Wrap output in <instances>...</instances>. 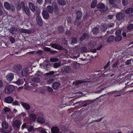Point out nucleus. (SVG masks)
Masks as SVG:
<instances>
[{
	"label": "nucleus",
	"mask_w": 133,
	"mask_h": 133,
	"mask_svg": "<svg viewBox=\"0 0 133 133\" xmlns=\"http://www.w3.org/2000/svg\"><path fill=\"white\" fill-rule=\"evenodd\" d=\"M54 81V80L53 79H49L47 82V83L49 84L51 83Z\"/></svg>",
	"instance_id": "nucleus-55"
},
{
	"label": "nucleus",
	"mask_w": 133,
	"mask_h": 133,
	"mask_svg": "<svg viewBox=\"0 0 133 133\" xmlns=\"http://www.w3.org/2000/svg\"><path fill=\"white\" fill-rule=\"evenodd\" d=\"M52 4L53 6H54V9L55 12L57 13V12L58 11V6L56 2H54L52 3Z\"/></svg>",
	"instance_id": "nucleus-31"
},
{
	"label": "nucleus",
	"mask_w": 133,
	"mask_h": 133,
	"mask_svg": "<svg viewBox=\"0 0 133 133\" xmlns=\"http://www.w3.org/2000/svg\"><path fill=\"white\" fill-rule=\"evenodd\" d=\"M6 77L8 81H11L14 78V74L12 73H10L6 76Z\"/></svg>",
	"instance_id": "nucleus-13"
},
{
	"label": "nucleus",
	"mask_w": 133,
	"mask_h": 133,
	"mask_svg": "<svg viewBox=\"0 0 133 133\" xmlns=\"http://www.w3.org/2000/svg\"><path fill=\"white\" fill-rule=\"evenodd\" d=\"M121 35L116 36V37L115 38V41L116 42H118L120 41L122 38Z\"/></svg>",
	"instance_id": "nucleus-33"
},
{
	"label": "nucleus",
	"mask_w": 133,
	"mask_h": 133,
	"mask_svg": "<svg viewBox=\"0 0 133 133\" xmlns=\"http://www.w3.org/2000/svg\"><path fill=\"white\" fill-rule=\"evenodd\" d=\"M114 36L112 35L109 37V38L107 40V42L108 43H110L114 40Z\"/></svg>",
	"instance_id": "nucleus-34"
},
{
	"label": "nucleus",
	"mask_w": 133,
	"mask_h": 133,
	"mask_svg": "<svg viewBox=\"0 0 133 133\" xmlns=\"http://www.w3.org/2000/svg\"><path fill=\"white\" fill-rule=\"evenodd\" d=\"M21 79H18V80L16 82H15V83L17 84L20 85L21 84Z\"/></svg>",
	"instance_id": "nucleus-56"
},
{
	"label": "nucleus",
	"mask_w": 133,
	"mask_h": 133,
	"mask_svg": "<svg viewBox=\"0 0 133 133\" xmlns=\"http://www.w3.org/2000/svg\"><path fill=\"white\" fill-rule=\"evenodd\" d=\"M80 51L81 52H86L87 51V49L86 47H83L80 49Z\"/></svg>",
	"instance_id": "nucleus-35"
},
{
	"label": "nucleus",
	"mask_w": 133,
	"mask_h": 133,
	"mask_svg": "<svg viewBox=\"0 0 133 133\" xmlns=\"http://www.w3.org/2000/svg\"><path fill=\"white\" fill-rule=\"evenodd\" d=\"M58 4L61 5H64L65 4V2L64 0H58Z\"/></svg>",
	"instance_id": "nucleus-30"
},
{
	"label": "nucleus",
	"mask_w": 133,
	"mask_h": 133,
	"mask_svg": "<svg viewBox=\"0 0 133 133\" xmlns=\"http://www.w3.org/2000/svg\"><path fill=\"white\" fill-rule=\"evenodd\" d=\"M51 47L55 49L58 50H62L63 49V48L61 46L57 45L56 44H53L51 45Z\"/></svg>",
	"instance_id": "nucleus-16"
},
{
	"label": "nucleus",
	"mask_w": 133,
	"mask_h": 133,
	"mask_svg": "<svg viewBox=\"0 0 133 133\" xmlns=\"http://www.w3.org/2000/svg\"><path fill=\"white\" fill-rule=\"evenodd\" d=\"M22 66L19 65H14L13 67L14 71L16 73H18L22 69Z\"/></svg>",
	"instance_id": "nucleus-5"
},
{
	"label": "nucleus",
	"mask_w": 133,
	"mask_h": 133,
	"mask_svg": "<svg viewBox=\"0 0 133 133\" xmlns=\"http://www.w3.org/2000/svg\"><path fill=\"white\" fill-rule=\"evenodd\" d=\"M5 101L7 103H10L13 101V98L11 96L6 97L5 99Z\"/></svg>",
	"instance_id": "nucleus-17"
},
{
	"label": "nucleus",
	"mask_w": 133,
	"mask_h": 133,
	"mask_svg": "<svg viewBox=\"0 0 133 133\" xmlns=\"http://www.w3.org/2000/svg\"><path fill=\"white\" fill-rule=\"evenodd\" d=\"M25 7L24 2L23 1H21L17 4V10L19 11L21 10V8L23 9L24 7Z\"/></svg>",
	"instance_id": "nucleus-10"
},
{
	"label": "nucleus",
	"mask_w": 133,
	"mask_h": 133,
	"mask_svg": "<svg viewBox=\"0 0 133 133\" xmlns=\"http://www.w3.org/2000/svg\"><path fill=\"white\" fill-rule=\"evenodd\" d=\"M50 61L53 62H55L57 61L58 60V59L57 58H51L50 59Z\"/></svg>",
	"instance_id": "nucleus-46"
},
{
	"label": "nucleus",
	"mask_w": 133,
	"mask_h": 133,
	"mask_svg": "<svg viewBox=\"0 0 133 133\" xmlns=\"http://www.w3.org/2000/svg\"><path fill=\"white\" fill-rule=\"evenodd\" d=\"M77 42V39L76 38H74L71 39V43L73 44L76 43Z\"/></svg>",
	"instance_id": "nucleus-43"
},
{
	"label": "nucleus",
	"mask_w": 133,
	"mask_h": 133,
	"mask_svg": "<svg viewBox=\"0 0 133 133\" xmlns=\"http://www.w3.org/2000/svg\"><path fill=\"white\" fill-rule=\"evenodd\" d=\"M42 14L43 18L45 19H47L49 17V14L48 12L46 10H43Z\"/></svg>",
	"instance_id": "nucleus-12"
},
{
	"label": "nucleus",
	"mask_w": 133,
	"mask_h": 133,
	"mask_svg": "<svg viewBox=\"0 0 133 133\" xmlns=\"http://www.w3.org/2000/svg\"><path fill=\"white\" fill-rule=\"evenodd\" d=\"M110 63V62H108L106 66L104 67V69H107L108 68V66H109Z\"/></svg>",
	"instance_id": "nucleus-59"
},
{
	"label": "nucleus",
	"mask_w": 133,
	"mask_h": 133,
	"mask_svg": "<svg viewBox=\"0 0 133 133\" xmlns=\"http://www.w3.org/2000/svg\"><path fill=\"white\" fill-rule=\"evenodd\" d=\"M51 131L52 133H57L59 131V129L57 127H54L51 128Z\"/></svg>",
	"instance_id": "nucleus-22"
},
{
	"label": "nucleus",
	"mask_w": 133,
	"mask_h": 133,
	"mask_svg": "<svg viewBox=\"0 0 133 133\" xmlns=\"http://www.w3.org/2000/svg\"><path fill=\"white\" fill-rule=\"evenodd\" d=\"M21 123V122L18 120H16L12 124L13 127L18 128L20 126Z\"/></svg>",
	"instance_id": "nucleus-6"
},
{
	"label": "nucleus",
	"mask_w": 133,
	"mask_h": 133,
	"mask_svg": "<svg viewBox=\"0 0 133 133\" xmlns=\"http://www.w3.org/2000/svg\"><path fill=\"white\" fill-rule=\"evenodd\" d=\"M37 121L40 123H43L45 122V119L44 117H38Z\"/></svg>",
	"instance_id": "nucleus-25"
},
{
	"label": "nucleus",
	"mask_w": 133,
	"mask_h": 133,
	"mask_svg": "<svg viewBox=\"0 0 133 133\" xmlns=\"http://www.w3.org/2000/svg\"><path fill=\"white\" fill-rule=\"evenodd\" d=\"M71 18L70 17H68L67 18V21L69 23H70L71 21Z\"/></svg>",
	"instance_id": "nucleus-63"
},
{
	"label": "nucleus",
	"mask_w": 133,
	"mask_h": 133,
	"mask_svg": "<svg viewBox=\"0 0 133 133\" xmlns=\"http://www.w3.org/2000/svg\"><path fill=\"white\" fill-rule=\"evenodd\" d=\"M29 6L32 12H34L35 10V6L32 3L30 2L29 3Z\"/></svg>",
	"instance_id": "nucleus-19"
},
{
	"label": "nucleus",
	"mask_w": 133,
	"mask_h": 133,
	"mask_svg": "<svg viewBox=\"0 0 133 133\" xmlns=\"http://www.w3.org/2000/svg\"><path fill=\"white\" fill-rule=\"evenodd\" d=\"M97 2L96 1H94L92 2L91 4V7L92 8H94L96 6Z\"/></svg>",
	"instance_id": "nucleus-37"
},
{
	"label": "nucleus",
	"mask_w": 133,
	"mask_h": 133,
	"mask_svg": "<svg viewBox=\"0 0 133 133\" xmlns=\"http://www.w3.org/2000/svg\"><path fill=\"white\" fill-rule=\"evenodd\" d=\"M23 9V11L25 12L26 15L28 16L30 15V10L28 7L26 6L25 7H24Z\"/></svg>",
	"instance_id": "nucleus-21"
},
{
	"label": "nucleus",
	"mask_w": 133,
	"mask_h": 133,
	"mask_svg": "<svg viewBox=\"0 0 133 133\" xmlns=\"http://www.w3.org/2000/svg\"><path fill=\"white\" fill-rule=\"evenodd\" d=\"M133 28V24H130L128 26L127 29L128 30H130L132 29Z\"/></svg>",
	"instance_id": "nucleus-47"
},
{
	"label": "nucleus",
	"mask_w": 133,
	"mask_h": 133,
	"mask_svg": "<svg viewBox=\"0 0 133 133\" xmlns=\"http://www.w3.org/2000/svg\"><path fill=\"white\" fill-rule=\"evenodd\" d=\"M125 12L127 14H130L133 12V9L131 8H128L125 10Z\"/></svg>",
	"instance_id": "nucleus-28"
},
{
	"label": "nucleus",
	"mask_w": 133,
	"mask_h": 133,
	"mask_svg": "<svg viewBox=\"0 0 133 133\" xmlns=\"http://www.w3.org/2000/svg\"><path fill=\"white\" fill-rule=\"evenodd\" d=\"M62 71L65 72H70L71 71V69L68 66H64L62 69Z\"/></svg>",
	"instance_id": "nucleus-7"
},
{
	"label": "nucleus",
	"mask_w": 133,
	"mask_h": 133,
	"mask_svg": "<svg viewBox=\"0 0 133 133\" xmlns=\"http://www.w3.org/2000/svg\"><path fill=\"white\" fill-rule=\"evenodd\" d=\"M25 115L26 114L24 112H23L19 114V116L21 118H23L24 117Z\"/></svg>",
	"instance_id": "nucleus-49"
},
{
	"label": "nucleus",
	"mask_w": 133,
	"mask_h": 133,
	"mask_svg": "<svg viewBox=\"0 0 133 133\" xmlns=\"http://www.w3.org/2000/svg\"><path fill=\"white\" fill-rule=\"evenodd\" d=\"M98 28L97 27L94 28L92 30V31L94 34L96 35L98 32Z\"/></svg>",
	"instance_id": "nucleus-32"
},
{
	"label": "nucleus",
	"mask_w": 133,
	"mask_h": 133,
	"mask_svg": "<svg viewBox=\"0 0 133 133\" xmlns=\"http://www.w3.org/2000/svg\"><path fill=\"white\" fill-rule=\"evenodd\" d=\"M32 81L35 83H38L40 82V79L39 78L37 77H34L32 79Z\"/></svg>",
	"instance_id": "nucleus-29"
},
{
	"label": "nucleus",
	"mask_w": 133,
	"mask_h": 133,
	"mask_svg": "<svg viewBox=\"0 0 133 133\" xmlns=\"http://www.w3.org/2000/svg\"><path fill=\"white\" fill-rule=\"evenodd\" d=\"M58 31L60 33H62L63 32L64 29L63 27L62 26H61L58 27Z\"/></svg>",
	"instance_id": "nucleus-40"
},
{
	"label": "nucleus",
	"mask_w": 133,
	"mask_h": 133,
	"mask_svg": "<svg viewBox=\"0 0 133 133\" xmlns=\"http://www.w3.org/2000/svg\"><path fill=\"white\" fill-rule=\"evenodd\" d=\"M26 128V123H24L22 126V129H23L25 128Z\"/></svg>",
	"instance_id": "nucleus-58"
},
{
	"label": "nucleus",
	"mask_w": 133,
	"mask_h": 133,
	"mask_svg": "<svg viewBox=\"0 0 133 133\" xmlns=\"http://www.w3.org/2000/svg\"><path fill=\"white\" fill-rule=\"evenodd\" d=\"M46 90L47 91L50 92H52L53 91L52 88L49 86L47 87H46Z\"/></svg>",
	"instance_id": "nucleus-44"
},
{
	"label": "nucleus",
	"mask_w": 133,
	"mask_h": 133,
	"mask_svg": "<svg viewBox=\"0 0 133 133\" xmlns=\"http://www.w3.org/2000/svg\"><path fill=\"white\" fill-rule=\"evenodd\" d=\"M27 128L29 132H31L34 130V127L32 126H30Z\"/></svg>",
	"instance_id": "nucleus-39"
},
{
	"label": "nucleus",
	"mask_w": 133,
	"mask_h": 133,
	"mask_svg": "<svg viewBox=\"0 0 133 133\" xmlns=\"http://www.w3.org/2000/svg\"><path fill=\"white\" fill-rule=\"evenodd\" d=\"M36 22L38 25L42 26L43 24V21L40 16L38 15L36 18Z\"/></svg>",
	"instance_id": "nucleus-9"
},
{
	"label": "nucleus",
	"mask_w": 133,
	"mask_h": 133,
	"mask_svg": "<svg viewBox=\"0 0 133 133\" xmlns=\"http://www.w3.org/2000/svg\"><path fill=\"white\" fill-rule=\"evenodd\" d=\"M45 2L46 4H50L51 3V0H45Z\"/></svg>",
	"instance_id": "nucleus-51"
},
{
	"label": "nucleus",
	"mask_w": 133,
	"mask_h": 133,
	"mask_svg": "<svg viewBox=\"0 0 133 133\" xmlns=\"http://www.w3.org/2000/svg\"><path fill=\"white\" fill-rule=\"evenodd\" d=\"M115 1V0H109V3L110 4H113L114 3Z\"/></svg>",
	"instance_id": "nucleus-60"
},
{
	"label": "nucleus",
	"mask_w": 133,
	"mask_h": 133,
	"mask_svg": "<svg viewBox=\"0 0 133 133\" xmlns=\"http://www.w3.org/2000/svg\"><path fill=\"white\" fill-rule=\"evenodd\" d=\"M41 74L39 71H38L37 73L35 74V75L36 76H39L41 75Z\"/></svg>",
	"instance_id": "nucleus-57"
},
{
	"label": "nucleus",
	"mask_w": 133,
	"mask_h": 133,
	"mask_svg": "<svg viewBox=\"0 0 133 133\" xmlns=\"http://www.w3.org/2000/svg\"><path fill=\"white\" fill-rule=\"evenodd\" d=\"M131 63V61L130 60L127 61L125 62V64L127 65H129Z\"/></svg>",
	"instance_id": "nucleus-61"
},
{
	"label": "nucleus",
	"mask_w": 133,
	"mask_h": 133,
	"mask_svg": "<svg viewBox=\"0 0 133 133\" xmlns=\"http://www.w3.org/2000/svg\"><path fill=\"white\" fill-rule=\"evenodd\" d=\"M46 10L49 13H51L53 12L54 8L51 5H49L46 8Z\"/></svg>",
	"instance_id": "nucleus-24"
},
{
	"label": "nucleus",
	"mask_w": 133,
	"mask_h": 133,
	"mask_svg": "<svg viewBox=\"0 0 133 133\" xmlns=\"http://www.w3.org/2000/svg\"><path fill=\"white\" fill-rule=\"evenodd\" d=\"M28 116L30 120L33 121H35L36 119V115L33 113H31L29 114Z\"/></svg>",
	"instance_id": "nucleus-15"
},
{
	"label": "nucleus",
	"mask_w": 133,
	"mask_h": 133,
	"mask_svg": "<svg viewBox=\"0 0 133 133\" xmlns=\"http://www.w3.org/2000/svg\"><path fill=\"white\" fill-rule=\"evenodd\" d=\"M122 3L124 6H126L128 4V0H122Z\"/></svg>",
	"instance_id": "nucleus-42"
},
{
	"label": "nucleus",
	"mask_w": 133,
	"mask_h": 133,
	"mask_svg": "<svg viewBox=\"0 0 133 133\" xmlns=\"http://www.w3.org/2000/svg\"><path fill=\"white\" fill-rule=\"evenodd\" d=\"M106 88V87L101 88V89L99 90H96L95 91V92L96 93H99L101 92L102 90H104Z\"/></svg>",
	"instance_id": "nucleus-45"
},
{
	"label": "nucleus",
	"mask_w": 133,
	"mask_h": 133,
	"mask_svg": "<svg viewBox=\"0 0 133 133\" xmlns=\"http://www.w3.org/2000/svg\"><path fill=\"white\" fill-rule=\"evenodd\" d=\"M45 129H42L41 130V131L42 133H47V132L45 131Z\"/></svg>",
	"instance_id": "nucleus-64"
},
{
	"label": "nucleus",
	"mask_w": 133,
	"mask_h": 133,
	"mask_svg": "<svg viewBox=\"0 0 133 133\" xmlns=\"http://www.w3.org/2000/svg\"><path fill=\"white\" fill-rule=\"evenodd\" d=\"M124 16V15L122 13H118L116 15V18L118 20L122 19Z\"/></svg>",
	"instance_id": "nucleus-18"
},
{
	"label": "nucleus",
	"mask_w": 133,
	"mask_h": 133,
	"mask_svg": "<svg viewBox=\"0 0 133 133\" xmlns=\"http://www.w3.org/2000/svg\"><path fill=\"white\" fill-rule=\"evenodd\" d=\"M4 6L5 9L7 10H11L13 11L15 10L14 6L7 2H6L4 3Z\"/></svg>",
	"instance_id": "nucleus-3"
},
{
	"label": "nucleus",
	"mask_w": 133,
	"mask_h": 133,
	"mask_svg": "<svg viewBox=\"0 0 133 133\" xmlns=\"http://www.w3.org/2000/svg\"><path fill=\"white\" fill-rule=\"evenodd\" d=\"M98 8L100 9V10L102 12H104L107 11L108 8L107 7H105L104 4L102 3L98 4L97 6Z\"/></svg>",
	"instance_id": "nucleus-4"
},
{
	"label": "nucleus",
	"mask_w": 133,
	"mask_h": 133,
	"mask_svg": "<svg viewBox=\"0 0 133 133\" xmlns=\"http://www.w3.org/2000/svg\"><path fill=\"white\" fill-rule=\"evenodd\" d=\"M61 63L60 62L56 63L54 64L53 67L54 68H56L60 66Z\"/></svg>",
	"instance_id": "nucleus-36"
},
{
	"label": "nucleus",
	"mask_w": 133,
	"mask_h": 133,
	"mask_svg": "<svg viewBox=\"0 0 133 133\" xmlns=\"http://www.w3.org/2000/svg\"><path fill=\"white\" fill-rule=\"evenodd\" d=\"M121 31L120 30H117L116 32V36L121 35Z\"/></svg>",
	"instance_id": "nucleus-48"
},
{
	"label": "nucleus",
	"mask_w": 133,
	"mask_h": 133,
	"mask_svg": "<svg viewBox=\"0 0 133 133\" xmlns=\"http://www.w3.org/2000/svg\"><path fill=\"white\" fill-rule=\"evenodd\" d=\"M43 63V66H44V67L45 66L46 67H47L49 65L48 64V62H47V60H46Z\"/></svg>",
	"instance_id": "nucleus-52"
},
{
	"label": "nucleus",
	"mask_w": 133,
	"mask_h": 133,
	"mask_svg": "<svg viewBox=\"0 0 133 133\" xmlns=\"http://www.w3.org/2000/svg\"><path fill=\"white\" fill-rule=\"evenodd\" d=\"M82 16V13L81 11H77L76 19L75 22V24L78 25L80 24V22L79 21Z\"/></svg>",
	"instance_id": "nucleus-1"
},
{
	"label": "nucleus",
	"mask_w": 133,
	"mask_h": 133,
	"mask_svg": "<svg viewBox=\"0 0 133 133\" xmlns=\"http://www.w3.org/2000/svg\"><path fill=\"white\" fill-rule=\"evenodd\" d=\"M10 109L8 107H5L3 110L5 113L8 112L10 111Z\"/></svg>",
	"instance_id": "nucleus-50"
},
{
	"label": "nucleus",
	"mask_w": 133,
	"mask_h": 133,
	"mask_svg": "<svg viewBox=\"0 0 133 133\" xmlns=\"http://www.w3.org/2000/svg\"><path fill=\"white\" fill-rule=\"evenodd\" d=\"M86 82V81H85L84 80L76 81L74 82L73 83V84L74 85H77Z\"/></svg>",
	"instance_id": "nucleus-14"
},
{
	"label": "nucleus",
	"mask_w": 133,
	"mask_h": 133,
	"mask_svg": "<svg viewBox=\"0 0 133 133\" xmlns=\"http://www.w3.org/2000/svg\"><path fill=\"white\" fill-rule=\"evenodd\" d=\"M20 103L23 107L25 109L29 110L30 109V105L28 104L22 102H21Z\"/></svg>",
	"instance_id": "nucleus-11"
},
{
	"label": "nucleus",
	"mask_w": 133,
	"mask_h": 133,
	"mask_svg": "<svg viewBox=\"0 0 133 133\" xmlns=\"http://www.w3.org/2000/svg\"><path fill=\"white\" fill-rule=\"evenodd\" d=\"M87 34L86 33H84L83 34V35L81 37L80 39L81 41H82L84 40L87 37Z\"/></svg>",
	"instance_id": "nucleus-38"
},
{
	"label": "nucleus",
	"mask_w": 133,
	"mask_h": 133,
	"mask_svg": "<svg viewBox=\"0 0 133 133\" xmlns=\"http://www.w3.org/2000/svg\"><path fill=\"white\" fill-rule=\"evenodd\" d=\"M21 74L23 76H26L28 74V70L26 68L23 69L21 71Z\"/></svg>",
	"instance_id": "nucleus-8"
},
{
	"label": "nucleus",
	"mask_w": 133,
	"mask_h": 133,
	"mask_svg": "<svg viewBox=\"0 0 133 133\" xmlns=\"http://www.w3.org/2000/svg\"><path fill=\"white\" fill-rule=\"evenodd\" d=\"M22 32L27 34H29L30 32V31L29 30L22 29L21 30Z\"/></svg>",
	"instance_id": "nucleus-41"
},
{
	"label": "nucleus",
	"mask_w": 133,
	"mask_h": 133,
	"mask_svg": "<svg viewBox=\"0 0 133 133\" xmlns=\"http://www.w3.org/2000/svg\"><path fill=\"white\" fill-rule=\"evenodd\" d=\"M60 85V84L59 82H55L53 84L52 88L54 89H58Z\"/></svg>",
	"instance_id": "nucleus-20"
},
{
	"label": "nucleus",
	"mask_w": 133,
	"mask_h": 133,
	"mask_svg": "<svg viewBox=\"0 0 133 133\" xmlns=\"http://www.w3.org/2000/svg\"><path fill=\"white\" fill-rule=\"evenodd\" d=\"M2 127L4 129H7L8 128V124L6 123V121H3L2 123Z\"/></svg>",
	"instance_id": "nucleus-27"
},
{
	"label": "nucleus",
	"mask_w": 133,
	"mask_h": 133,
	"mask_svg": "<svg viewBox=\"0 0 133 133\" xmlns=\"http://www.w3.org/2000/svg\"><path fill=\"white\" fill-rule=\"evenodd\" d=\"M10 31L11 33L13 34H17L18 33V31L17 29L14 27L11 28L10 29Z\"/></svg>",
	"instance_id": "nucleus-23"
},
{
	"label": "nucleus",
	"mask_w": 133,
	"mask_h": 133,
	"mask_svg": "<svg viewBox=\"0 0 133 133\" xmlns=\"http://www.w3.org/2000/svg\"><path fill=\"white\" fill-rule=\"evenodd\" d=\"M12 105H19V102L17 101H15V102H13L12 103Z\"/></svg>",
	"instance_id": "nucleus-54"
},
{
	"label": "nucleus",
	"mask_w": 133,
	"mask_h": 133,
	"mask_svg": "<svg viewBox=\"0 0 133 133\" xmlns=\"http://www.w3.org/2000/svg\"><path fill=\"white\" fill-rule=\"evenodd\" d=\"M15 89L14 86L10 85L5 88V92L7 94H11Z\"/></svg>",
	"instance_id": "nucleus-2"
},
{
	"label": "nucleus",
	"mask_w": 133,
	"mask_h": 133,
	"mask_svg": "<svg viewBox=\"0 0 133 133\" xmlns=\"http://www.w3.org/2000/svg\"><path fill=\"white\" fill-rule=\"evenodd\" d=\"M114 25V24L113 23H110L107 26L108 27H111Z\"/></svg>",
	"instance_id": "nucleus-62"
},
{
	"label": "nucleus",
	"mask_w": 133,
	"mask_h": 133,
	"mask_svg": "<svg viewBox=\"0 0 133 133\" xmlns=\"http://www.w3.org/2000/svg\"><path fill=\"white\" fill-rule=\"evenodd\" d=\"M10 42H11L12 43H14L15 41V40L14 37H10Z\"/></svg>",
	"instance_id": "nucleus-53"
},
{
	"label": "nucleus",
	"mask_w": 133,
	"mask_h": 133,
	"mask_svg": "<svg viewBox=\"0 0 133 133\" xmlns=\"http://www.w3.org/2000/svg\"><path fill=\"white\" fill-rule=\"evenodd\" d=\"M107 27L108 26L106 24H103L101 25V29L102 31H104L107 30Z\"/></svg>",
	"instance_id": "nucleus-26"
}]
</instances>
